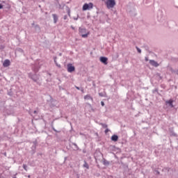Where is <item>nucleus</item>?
Masks as SVG:
<instances>
[{"mask_svg": "<svg viewBox=\"0 0 178 178\" xmlns=\"http://www.w3.org/2000/svg\"><path fill=\"white\" fill-rule=\"evenodd\" d=\"M104 3L107 8V9H113L116 6V1L115 0H106Z\"/></svg>", "mask_w": 178, "mask_h": 178, "instance_id": "nucleus-1", "label": "nucleus"}, {"mask_svg": "<svg viewBox=\"0 0 178 178\" xmlns=\"http://www.w3.org/2000/svg\"><path fill=\"white\" fill-rule=\"evenodd\" d=\"M79 33L81 34L82 38H87L90 34L89 32L87 33V29L84 28H79Z\"/></svg>", "mask_w": 178, "mask_h": 178, "instance_id": "nucleus-2", "label": "nucleus"}, {"mask_svg": "<svg viewBox=\"0 0 178 178\" xmlns=\"http://www.w3.org/2000/svg\"><path fill=\"white\" fill-rule=\"evenodd\" d=\"M94 8V4L92 3H85L83 6V10H90V9H92Z\"/></svg>", "mask_w": 178, "mask_h": 178, "instance_id": "nucleus-3", "label": "nucleus"}, {"mask_svg": "<svg viewBox=\"0 0 178 178\" xmlns=\"http://www.w3.org/2000/svg\"><path fill=\"white\" fill-rule=\"evenodd\" d=\"M67 70L68 73H72L76 70V68L72 63H69L67 65Z\"/></svg>", "mask_w": 178, "mask_h": 178, "instance_id": "nucleus-4", "label": "nucleus"}, {"mask_svg": "<svg viewBox=\"0 0 178 178\" xmlns=\"http://www.w3.org/2000/svg\"><path fill=\"white\" fill-rule=\"evenodd\" d=\"M28 76L29 79H31L33 81H37L38 80V78L35 77V76H37L35 74H33L32 73H29Z\"/></svg>", "mask_w": 178, "mask_h": 178, "instance_id": "nucleus-5", "label": "nucleus"}, {"mask_svg": "<svg viewBox=\"0 0 178 178\" xmlns=\"http://www.w3.org/2000/svg\"><path fill=\"white\" fill-rule=\"evenodd\" d=\"M100 62H102V63H104V65H108V58L100 57Z\"/></svg>", "mask_w": 178, "mask_h": 178, "instance_id": "nucleus-6", "label": "nucleus"}, {"mask_svg": "<svg viewBox=\"0 0 178 178\" xmlns=\"http://www.w3.org/2000/svg\"><path fill=\"white\" fill-rule=\"evenodd\" d=\"M149 63L152 66H154V67H158V66H159V64L154 60H150Z\"/></svg>", "mask_w": 178, "mask_h": 178, "instance_id": "nucleus-7", "label": "nucleus"}, {"mask_svg": "<svg viewBox=\"0 0 178 178\" xmlns=\"http://www.w3.org/2000/svg\"><path fill=\"white\" fill-rule=\"evenodd\" d=\"M32 70L34 72V74H35V73H38V71L40 70V68L38 67V65H34L32 67Z\"/></svg>", "mask_w": 178, "mask_h": 178, "instance_id": "nucleus-8", "label": "nucleus"}, {"mask_svg": "<svg viewBox=\"0 0 178 178\" xmlns=\"http://www.w3.org/2000/svg\"><path fill=\"white\" fill-rule=\"evenodd\" d=\"M3 65L4 67H8V66H10V60H5L3 63Z\"/></svg>", "mask_w": 178, "mask_h": 178, "instance_id": "nucleus-9", "label": "nucleus"}, {"mask_svg": "<svg viewBox=\"0 0 178 178\" xmlns=\"http://www.w3.org/2000/svg\"><path fill=\"white\" fill-rule=\"evenodd\" d=\"M166 105H169L171 108H173V99H170V100H168L165 102Z\"/></svg>", "mask_w": 178, "mask_h": 178, "instance_id": "nucleus-10", "label": "nucleus"}, {"mask_svg": "<svg viewBox=\"0 0 178 178\" xmlns=\"http://www.w3.org/2000/svg\"><path fill=\"white\" fill-rule=\"evenodd\" d=\"M118 140H119V136H118L117 135H113V136H111V140H112V141L116 142V141H118Z\"/></svg>", "mask_w": 178, "mask_h": 178, "instance_id": "nucleus-11", "label": "nucleus"}, {"mask_svg": "<svg viewBox=\"0 0 178 178\" xmlns=\"http://www.w3.org/2000/svg\"><path fill=\"white\" fill-rule=\"evenodd\" d=\"M83 98L84 99H91L92 101H94V99H92V97H91L90 95H85Z\"/></svg>", "mask_w": 178, "mask_h": 178, "instance_id": "nucleus-12", "label": "nucleus"}, {"mask_svg": "<svg viewBox=\"0 0 178 178\" xmlns=\"http://www.w3.org/2000/svg\"><path fill=\"white\" fill-rule=\"evenodd\" d=\"M52 16L54 23H56V22H58V15H56V14H53Z\"/></svg>", "mask_w": 178, "mask_h": 178, "instance_id": "nucleus-13", "label": "nucleus"}, {"mask_svg": "<svg viewBox=\"0 0 178 178\" xmlns=\"http://www.w3.org/2000/svg\"><path fill=\"white\" fill-rule=\"evenodd\" d=\"M83 168H86V169H90V165H88L87 161H84Z\"/></svg>", "mask_w": 178, "mask_h": 178, "instance_id": "nucleus-14", "label": "nucleus"}, {"mask_svg": "<svg viewBox=\"0 0 178 178\" xmlns=\"http://www.w3.org/2000/svg\"><path fill=\"white\" fill-rule=\"evenodd\" d=\"M100 124L103 129H108V124L104 123H101Z\"/></svg>", "mask_w": 178, "mask_h": 178, "instance_id": "nucleus-15", "label": "nucleus"}, {"mask_svg": "<svg viewBox=\"0 0 178 178\" xmlns=\"http://www.w3.org/2000/svg\"><path fill=\"white\" fill-rule=\"evenodd\" d=\"M103 163H104V165H108V164H109V161H106V160H104V161H103Z\"/></svg>", "mask_w": 178, "mask_h": 178, "instance_id": "nucleus-16", "label": "nucleus"}, {"mask_svg": "<svg viewBox=\"0 0 178 178\" xmlns=\"http://www.w3.org/2000/svg\"><path fill=\"white\" fill-rule=\"evenodd\" d=\"M23 168H24V170H26V172H27V165L24 164Z\"/></svg>", "mask_w": 178, "mask_h": 178, "instance_id": "nucleus-17", "label": "nucleus"}, {"mask_svg": "<svg viewBox=\"0 0 178 178\" xmlns=\"http://www.w3.org/2000/svg\"><path fill=\"white\" fill-rule=\"evenodd\" d=\"M136 49H137L138 54H141V50L140 49V48H138V47H136Z\"/></svg>", "mask_w": 178, "mask_h": 178, "instance_id": "nucleus-18", "label": "nucleus"}, {"mask_svg": "<svg viewBox=\"0 0 178 178\" xmlns=\"http://www.w3.org/2000/svg\"><path fill=\"white\" fill-rule=\"evenodd\" d=\"M67 14H68V16L70 17V9H68Z\"/></svg>", "mask_w": 178, "mask_h": 178, "instance_id": "nucleus-19", "label": "nucleus"}, {"mask_svg": "<svg viewBox=\"0 0 178 178\" xmlns=\"http://www.w3.org/2000/svg\"><path fill=\"white\" fill-rule=\"evenodd\" d=\"M63 19L64 20H67V15H64Z\"/></svg>", "mask_w": 178, "mask_h": 178, "instance_id": "nucleus-20", "label": "nucleus"}, {"mask_svg": "<svg viewBox=\"0 0 178 178\" xmlns=\"http://www.w3.org/2000/svg\"><path fill=\"white\" fill-rule=\"evenodd\" d=\"M109 132V129H106L105 131H104V133L106 134L107 133Z\"/></svg>", "mask_w": 178, "mask_h": 178, "instance_id": "nucleus-21", "label": "nucleus"}, {"mask_svg": "<svg viewBox=\"0 0 178 178\" xmlns=\"http://www.w3.org/2000/svg\"><path fill=\"white\" fill-rule=\"evenodd\" d=\"M101 105H102V106H105V103H104V102H101Z\"/></svg>", "mask_w": 178, "mask_h": 178, "instance_id": "nucleus-22", "label": "nucleus"}, {"mask_svg": "<svg viewBox=\"0 0 178 178\" xmlns=\"http://www.w3.org/2000/svg\"><path fill=\"white\" fill-rule=\"evenodd\" d=\"M3 6H2V4L0 3V9H3Z\"/></svg>", "mask_w": 178, "mask_h": 178, "instance_id": "nucleus-23", "label": "nucleus"}, {"mask_svg": "<svg viewBox=\"0 0 178 178\" xmlns=\"http://www.w3.org/2000/svg\"><path fill=\"white\" fill-rule=\"evenodd\" d=\"M107 178H113V176L108 175V176L107 177Z\"/></svg>", "mask_w": 178, "mask_h": 178, "instance_id": "nucleus-24", "label": "nucleus"}, {"mask_svg": "<svg viewBox=\"0 0 178 178\" xmlns=\"http://www.w3.org/2000/svg\"><path fill=\"white\" fill-rule=\"evenodd\" d=\"M17 174H15V175H14L13 176V178H17V177H16V175H17Z\"/></svg>", "mask_w": 178, "mask_h": 178, "instance_id": "nucleus-25", "label": "nucleus"}, {"mask_svg": "<svg viewBox=\"0 0 178 178\" xmlns=\"http://www.w3.org/2000/svg\"><path fill=\"white\" fill-rule=\"evenodd\" d=\"M75 88H76V90H80V88L78 86H75Z\"/></svg>", "mask_w": 178, "mask_h": 178, "instance_id": "nucleus-26", "label": "nucleus"}, {"mask_svg": "<svg viewBox=\"0 0 178 178\" xmlns=\"http://www.w3.org/2000/svg\"><path fill=\"white\" fill-rule=\"evenodd\" d=\"M33 113H35H35H38L37 111H33Z\"/></svg>", "mask_w": 178, "mask_h": 178, "instance_id": "nucleus-27", "label": "nucleus"}, {"mask_svg": "<svg viewBox=\"0 0 178 178\" xmlns=\"http://www.w3.org/2000/svg\"><path fill=\"white\" fill-rule=\"evenodd\" d=\"M71 29H72V30H74V27H73V26H71Z\"/></svg>", "mask_w": 178, "mask_h": 178, "instance_id": "nucleus-28", "label": "nucleus"}, {"mask_svg": "<svg viewBox=\"0 0 178 178\" xmlns=\"http://www.w3.org/2000/svg\"><path fill=\"white\" fill-rule=\"evenodd\" d=\"M79 18L76 17V18H74V20H77Z\"/></svg>", "mask_w": 178, "mask_h": 178, "instance_id": "nucleus-29", "label": "nucleus"}, {"mask_svg": "<svg viewBox=\"0 0 178 178\" xmlns=\"http://www.w3.org/2000/svg\"><path fill=\"white\" fill-rule=\"evenodd\" d=\"M57 66H58V67H60V65H58V64H57Z\"/></svg>", "mask_w": 178, "mask_h": 178, "instance_id": "nucleus-30", "label": "nucleus"}, {"mask_svg": "<svg viewBox=\"0 0 178 178\" xmlns=\"http://www.w3.org/2000/svg\"><path fill=\"white\" fill-rule=\"evenodd\" d=\"M28 177L30 178V175H29Z\"/></svg>", "mask_w": 178, "mask_h": 178, "instance_id": "nucleus-31", "label": "nucleus"}, {"mask_svg": "<svg viewBox=\"0 0 178 178\" xmlns=\"http://www.w3.org/2000/svg\"><path fill=\"white\" fill-rule=\"evenodd\" d=\"M146 60H148V59H147V58H146Z\"/></svg>", "mask_w": 178, "mask_h": 178, "instance_id": "nucleus-32", "label": "nucleus"}, {"mask_svg": "<svg viewBox=\"0 0 178 178\" xmlns=\"http://www.w3.org/2000/svg\"><path fill=\"white\" fill-rule=\"evenodd\" d=\"M83 90H82V92H83Z\"/></svg>", "mask_w": 178, "mask_h": 178, "instance_id": "nucleus-33", "label": "nucleus"}]
</instances>
